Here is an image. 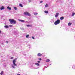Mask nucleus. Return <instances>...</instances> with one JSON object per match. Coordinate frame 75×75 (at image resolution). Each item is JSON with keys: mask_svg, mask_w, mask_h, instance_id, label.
Wrapping results in <instances>:
<instances>
[{"mask_svg": "<svg viewBox=\"0 0 75 75\" xmlns=\"http://www.w3.org/2000/svg\"><path fill=\"white\" fill-rule=\"evenodd\" d=\"M16 59H14L13 61V64L11 65L12 67L13 68L15 69V66H17V64H16Z\"/></svg>", "mask_w": 75, "mask_h": 75, "instance_id": "nucleus-1", "label": "nucleus"}, {"mask_svg": "<svg viewBox=\"0 0 75 75\" xmlns=\"http://www.w3.org/2000/svg\"><path fill=\"white\" fill-rule=\"evenodd\" d=\"M9 21H10L11 24H12L13 23V24H16V21H14V20L13 19L11 20V19H10L9 20Z\"/></svg>", "mask_w": 75, "mask_h": 75, "instance_id": "nucleus-2", "label": "nucleus"}, {"mask_svg": "<svg viewBox=\"0 0 75 75\" xmlns=\"http://www.w3.org/2000/svg\"><path fill=\"white\" fill-rule=\"evenodd\" d=\"M60 23V20L58 19L54 23V24L55 25H57L58 24H59Z\"/></svg>", "mask_w": 75, "mask_h": 75, "instance_id": "nucleus-3", "label": "nucleus"}, {"mask_svg": "<svg viewBox=\"0 0 75 75\" xmlns=\"http://www.w3.org/2000/svg\"><path fill=\"white\" fill-rule=\"evenodd\" d=\"M24 14L25 16H31L30 13L28 12H24Z\"/></svg>", "mask_w": 75, "mask_h": 75, "instance_id": "nucleus-4", "label": "nucleus"}, {"mask_svg": "<svg viewBox=\"0 0 75 75\" xmlns=\"http://www.w3.org/2000/svg\"><path fill=\"white\" fill-rule=\"evenodd\" d=\"M58 15H59V13H57L56 15H55V17H56V18H57V17H58Z\"/></svg>", "mask_w": 75, "mask_h": 75, "instance_id": "nucleus-5", "label": "nucleus"}, {"mask_svg": "<svg viewBox=\"0 0 75 75\" xmlns=\"http://www.w3.org/2000/svg\"><path fill=\"white\" fill-rule=\"evenodd\" d=\"M18 20L21 22H25V21L24 20H22L21 19H18Z\"/></svg>", "mask_w": 75, "mask_h": 75, "instance_id": "nucleus-6", "label": "nucleus"}, {"mask_svg": "<svg viewBox=\"0 0 75 75\" xmlns=\"http://www.w3.org/2000/svg\"><path fill=\"white\" fill-rule=\"evenodd\" d=\"M41 55H42V54L40 53H39L38 54V57H40V56H41Z\"/></svg>", "mask_w": 75, "mask_h": 75, "instance_id": "nucleus-7", "label": "nucleus"}, {"mask_svg": "<svg viewBox=\"0 0 75 75\" xmlns=\"http://www.w3.org/2000/svg\"><path fill=\"white\" fill-rule=\"evenodd\" d=\"M1 10H3L4 9V6H2L1 8H0Z\"/></svg>", "mask_w": 75, "mask_h": 75, "instance_id": "nucleus-8", "label": "nucleus"}, {"mask_svg": "<svg viewBox=\"0 0 75 75\" xmlns=\"http://www.w3.org/2000/svg\"><path fill=\"white\" fill-rule=\"evenodd\" d=\"M64 18V17H63V16L61 17L60 18V19L61 20H63Z\"/></svg>", "mask_w": 75, "mask_h": 75, "instance_id": "nucleus-9", "label": "nucleus"}, {"mask_svg": "<svg viewBox=\"0 0 75 75\" xmlns=\"http://www.w3.org/2000/svg\"><path fill=\"white\" fill-rule=\"evenodd\" d=\"M71 24H72V23L69 22L68 23V25L69 26H71Z\"/></svg>", "mask_w": 75, "mask_h": 75, "instance_id": "nucleus-10", "label": "nucleus"}, {"mask_svg": "<svg viewBox=\"0 0 75 75\" xmlns=\"http://www.w3.org/2000/svg\"><path fill=\"white\" fill-rule=\"evenodd\" d=\"M7 9H8V10H10L11 9V7H9V6H8L7 7Z\"/></svg>", "mask_w": 75, "mask_h": 75, "instance_id": "nucleus-11", "label": "nucleus"}, {"mask_svg": "<svg viewBox=\"0 0 75 75\" xmlns=\"http://www.w3.org/2000/svg\"><path fill=\"white\" fill-rule=\"evenodd\" d=\"M50 22H51V23H53V22H54V19H51L50 20Z\"/></svg>", "mask_w": 75, "mask_h": 75, "instance_id": "nucleus-12", "label": "nucleus"}, {"mask_svg": "<svg viewBox=\"0 0 75 75\" xmlns=\"http://www.w3.org/2000/svg\"><path fill=\"white\" fill-rule=\"evenodd\" d=\"M44 12L45 13H46V14H48V11H45Z\"/></svg>", "mask_w": 75, "mask_h": 75, "instance_id": "nucleus-13", "label": "nucleus"}, {"mask_svg": "<svg viewBox=\"0 0 75 75\" xmlns=\"http://www.w3.org/2000/svg\"><path fill=\"white\" fill-rule=\"evenodd\" d=\"M35 65H37V66H39V65H40V64L38 63H35Z\"/></svg>", "mask_w": 75, "mask_h": 75, "instance_id": "nucleus-14", "label": "nucleus"}, {"mask_svg": "<svg viewBox=\"0 0 75 75\" xmlns=\"http://www.w3.org/2000/svg\"><path fill=\"white\" fill-rule=\"evenodd\" d=\"M75 13H72V14L71 15V16H72V17H73V16H74V15H75Z\"/></svg>", "mask_w": 75, "mask_h": 75, "instance_id": "nucleus-15", "label": "nucleus"}, {"mask_svg": "<svg viewBox=\"0 0 75 75\" xmlns=\"http://www.w3.org/2000/svg\"><path fill=\"white\" fill-rule=\"evenodd\" d=\"M5 28H8V25H6L5 26Z\"/></svg>", "mask_w": 75, "mask_h": 75, "instance_id": "nucleus-16", "label": "nucleus"}, {"mask_svg": "<svg viewBox=\"0 0 75 75\" xmlns=\"http://www.w3.org/2000/svg\"><path fill=\"white\" fill-rule=\"evenodd\" d=\"M19 6L20 7H23V6L22 5V4H19Z\"/></svg>", "mask_w": 75, "mask_h": 75, "instance_id": "nucleus-17", "label": "nucleus"}, {"mask_svg": "<svg viewBox=\"0 0 75 75\" xmlns=\"http://www.w3.org/2000/svg\"><path fill=\"white\" fill-rule=\"evenodd\" d=\"M26 26H27V27H32V25H26Z\"/></svg>", "mask_w": 75, "mask_h": 75, "instance_id": "nucleus-18", "label": "nucleus"}, {"mask_svg": "<svg viewBox=\"0 0 75 75\" xmlns=\"http://www.w3.org/2000/svg\"><path fill=\"white\" fill-rule=\"evenodd\" d=\"M50 61V59H47L46 61V62H49Z\"/></svg>", "mask_w": 75, "mask_h": 75, "instance_id": "nucleus-19", "label": "nucleus"}, {"mask_svg": "<svg viewBox=\"0 0 75 75\" xmlns=\"http://www.w3.org/2000/svg\"><path fill=\"white\" fill-rule=\"evenodd\" d=\"M48 7V4H46V5H45V7Z\"/></svg>", "mask_w": 75, "mask_h": 75, "instance_id": "nucleus-20", "label": "nucleus"}, {"mask_svg": "<svg viewBox=\"0 0 75 75\" xmlns=\"http://www.w3.org/2000/svg\"><path fill=\"white\" fill-rule=\"evenodd\" d=\"M37 14H38V13H34V15H37Z\"/></svg>", "mask_w": 75, "mask_h": 75, "instance_id": "nucleus-21", "label": "nucleus"}, {"mask_svg": "<svg viewBox=\"0 0 75 75\" xmlns=\"http://www.w3.org/2000/svg\"><path fill=\"white\" fill-rule=\"evenodd\" d=\"M28 37H29V35H27L26 36V38H28Z\"/></svg>", "mask_w": 75, "mask_h": 75, "instance_id": "nucleus-22", "label": "nucleus"}, {"mask_svg": "<svg viewBox=\"0 0 75 75\" xmlns=\"http://www.w3.org/2000/svg\"><path fill=\"white\" fill-rule=\"evenodd\" d=\"M14 8L15 10H17V7H14Z\"/></svg>", "mask_w": 75, "mask_h": 75, "instance_id": "nucleus-23", "label": "nucleus"}, {"mask_svg": "<svg viewBox=\"0 0 75 75\" xmlns=\"http://www.w3.org/2000/svg\"><path fill=\"white\" fill-rule=\"evenodd\" d=\"M3 74V71H2L1 72V73L0 74L1 75H2V74Z\"/></svg>", "mask_w": 75, "mask_h": 75, "instance_id": "nucleus-24", "label": "nucleus"}, {"mask_svg": "<svg viewBox=\"0 0 75 75\" xmlns=\"http://www.w3.org/2000/svg\"><path fill=\"white\" fill-rule=\"evenodd\" d=\"M21 29L22 30H24V28H21Z\"/></svg>", "mask_w": 75, "mask_h": 75, "instance_id": "nucleus-25", "label": "nucleus"}, {"mask_svg": "<svg viewBox=\"0 0 75 75\" xmlns=\"http://www.w3.org/2000/svg\"><path fill=\"white\" fill-rule=\"evenodd\" d=\"M9 26L11 27H13V25H9Z\"/></svg>", "mask_w": 75, "mask_h": 75, "instance_id": "nucleus-26", "label": "nucleus"}, {"mask_svg": "<svg viewBox=\"0 0 75 75\" xmlns=\"http://www.w3.org/2000/svg\"><path fill=\"white\" fill-rule=\"evenodd\" d=\"M32 38H33V39H35V38H34V37L33 36L32 37Z\"/></svg>", "mask_w": 75, "mask_h": 75, "instance_id": "nucleus-27", "label": "nucleus"}, {"mask_svg": "<svg viewBox=\"0 0 75 75\" xmlns=\"http://www.w3.org/2000/svg\"><path fill=\"white\" fill-rule=\"evenodd\" d=\"M39 60H40V61H41V58H39Z\"/></svg>", "mask_w": 75, "mask_h": 75, "instance_id": "nucleus-28", "label": "nucleus"}, {"mask_svg": "<svg viewBox=\"0 0 75 75\" xmlns=\"http://www.w3.org/2000/svg\"><path fill=\"white\" fill-rule=\"evenodd\" d=\"M43 1H41L40 2V3H43Z\"/></svg>", "mask_w": 75, "mask_h": 75, "instance_id": "nucleus-29", "label": "nucleus"}, {"mask_svg": "<svg viewBox=\"0 0 75 75\" xmlns=\"http://www.w3.org/2000/svg\"><path fill=\"white\" fill-rule=\"evenodd\" d=\"M28 1H29V3H30V2L31 1V0H29Z\"/></svg>", "mask_w": 75, "mask_h": 75, "instance_id": "nucleus-30", "label": "nucleus"}, {"mask_svg": "<svg viewBox=\"0 0 75 75\" xmlns=\"http://www.w3.org/2000/svg\"><path fill=\"white\" fill-rule=\"evenodd\" d=\"M38 63H40V61H38Z\"/></svg>", "mask_w": 75, "mask_h": 75, "instance_id": "nucleus-31", "label": "nucleus"}, {"mask_svg": "<svg viewBox=\"0 0 75 75\" xmlns=\"http://www.w3.org/2000/svg\"><path fill=\"white\" fill-rule=\"evenodd\" d=\"M11 59H13V57H11Z\"/></svg>", "mask_w": 75, "mask_h": 75, "instance_id": "nucleus-32", "label": "nucleus"}, {"mask_svg": "<svg viewBox=\"0 0 75 75\" xmlns=\"http://www.w3.org/2000/svg\"><path fill=\"white\" fill-rule=\"evenodd\" d=\"M1 31L0 30V34H1Z\"/></svg>", "mask_w": 75, "mask_h": 75, "instance_id": "nucleus-33", "label": "nucleus"}, {"mask_svg": "<svg viewBox=\"0 0 75 75\" xmlns=\"http://www.w3.org/2000/svg\"><path fill=\"white\" fill-rule=\"evenodd\" d=\"M8 41H6V43H8Z\"/></svg>", "mask_w": 75, "mask_h": 75, "instance_id": "nucleus-34", "label": "nucleus"}, {"mask_svg": "<svg viewBox=\"0 0 75 75\" xmlns=\"http://www.w3.org/2000/svg\"><path fill=\"white\" fill-rule=\"evenodd\" d=\"M50 65H51V64H50Z\"/></svg>", "mask_w": 75, "mask_h": 75, "instance_id": "nucleus-35", "label": "nucleus"}]
</instances>
